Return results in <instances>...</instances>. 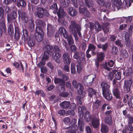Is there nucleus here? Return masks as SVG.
Listing matches in <instances>:
<instances>
[{
  "mask_svg": "<svg viewBox=\"0 0 133 133\" xmlns=\"http://www.w3.org/2000/svg\"><path fill=\"white\" fill-rule=\"evenodd\" d=\"M101 86L102 90V94L105 99L108 100L112 99V96L109 88L110 86L107 82H103L101 84Z\"/></svg>",
  "mask_w": 133,
  "mask_h": 133,
  "instance_id": "obj_1",
  "label": "nucleus"
},
{
  "mask_svg": "<svg viewBox=\"0 0 133 133\" xmlns=\"http://www.w3.org/2000/svg\"><path fill=\"white\" fill-rule=\"evenodd\" d=\"M44 51V55L42 58V61L48 60L49 56L51 55V52L52 50V46L49 45H46L43 48Z\"/></svg>",
  "mask_w": 133,
  "mask_h": 133,
  "instance_id": "obj_2",
  "label": "nucleus"
},
{
  "mask_svg": "<svg viewBox=\"0 0 133 133\" xmlns=\"http://www.w3.org/2000/svg\"><path fill=\"white\" fill-rule=\"evenodd\" d=\"M36 11L34 13L35 16L39 18H42L44 16H48V13L47 11L44 9L40 7L36 8Z\"/></svg>",
  "mask_w": 133,
  "mask_h": 133,
  "instance_id": "obj_3",
  "label": "nucleus"
},
{
  "mask_svg": "<svg viewBox=\"0 0 133 133\" xmlns=\"http://www.w3.org/2000/svg\"><path fill=\"white\" fill-rule=\"evenodd\" d=\"M44 32L42 30H36V32L35 36V38L37 41L40 42L43 39Z\"/></svg>",
  "mask_w": 133,
  "mask_h": 133,
  "instance_id": "obj_4",
  "label": "nucleus"
},
{
  "mask_svg": "<svg viewBox=\"0 0 133 133\" xmlns=\"http://www.w3.org/2000/svg\"><path fill=\"white\" fill-rule=\"evenodd\" d=\"M72 84L79 94H81L82 93L84 89L83 86L81 83H77L76 81L74 80L72 82Z\"/></svg>",
  "mask_w": 133,
  "mask_h": 133,
  "instance_id": "obj_5",
  "label": "nucleus"
},
{
  "mask_svg": "<svg viewBox=\"0 0 133 133\" xmlns=\"http://www.w3.org/2000/svg\"><path fill=\"white\" fill-rule=\"evenodd\" d=\"M72 26L73 29H75L77 32L79 36H81V34L80 32V28L78 24H76L75 21H72L71 22V24L69 26Z\"/></svg>",
  "mask_w": 133,
  "mask_h": 133,
  "instance_id": "obj_6",
  "label": "nucleus"
},
{
  "mask_svg": "<svg viewBox=\"0 0 133 133\" xmlns=\"http://www.w3.org/2000/svg\"><path fill=\"white\" fill-rule=\"evenodd\" d=\"M19 17H21L23 22L27 23L28 18L26 14L24 12L21 11H18Z\"/></svg>",
  "mask_w": 133,
  "mask_h": 133,
  "instance_id": "obj_7",
  "label": "nucleus"
},
{
  "mask_svg": "<svg viewBox=\"0 0 133 133\" xmlns=\"http://www.w3.org/2000/svg\"><path fill=\"white\" fill-rule=\"evenodd\" d=\"M92 124L93 127L95 128H97L98 127L99 123V119L98 117H95L92 118Z\"/></svg>",
  "mask_w": 133,
  "mask_h": 133,
  "instance_id": "obj_8",
  "label": "nucleus"
},
{
  "mask_svg": "<svg viewBox=\"0 0 133 133\" xmlns=\"http://www.w3.org/2000/svg\"><path fill=\"white\" fill-rule=\"evenodd\" d=\"M54 82L55 84H59L61 86V90L63 91L65 90L64 86L65 85V82L62 79L59 78H55L54 80Z\"/></svg>",
  "mask_w": 133,
  "mask_h": 133,
  "instance_id": "obj_9",
  "label": "nucleus"
},
{
  "mask_svg": "<svg viewBox=\"0 0 133 133\" xmlns=\"http://www.w3.org/2000/svg\"><path fill=\"white\" fill-rule=\"evenodd\" d=\"M55 30L50 24H48L47 26L48 35L49 36H53Z\"/></svg>",
  "mask_w": 133,
  "mask_h": 133,
  "instance_id": "obj_10",
  "label": "nucleus"
},
{
  "mask_svg": "<svg viewBox=\"0 0 133 133\" xmlns=\"http://www.w3.org/2000/svg\"><path fill=\"white\" fill-rule=\"evenodd\" d=\"M17 16V13L15 11L11 12L10 15L8 14V21L9 23H10L13 19L16 18Z\"/></svg>",
  "mask_w": 133,
  "mask_h": 133,
  "instance_id": "obj_11",
  "label": "nucleus"
},
{
  "mask_svg": "<svg viewBox=\"0 0 133 133\" xmlns=\"http://www.w3.org/2000/svg\"><path fill=\"white\" fill-rule=\"evenodd\" d=\"M83 116H80L78 119V125L80 130L82 131L83 130L85 124L83 118Z\"/></svg>",
  "mask_w": 133,
  "mask_h": 133,
  "instance_id": "obj_12",
  "label": "nucleus"
},
{
  "mask_svg": "<svg viewBox=\"0 0 133 133\" xmlns=\"http://www.w3.org/2000/svg\"><path fill=\"white\" fill-rule=\"evenodd\" d=\"M36 30H42V28L45 25V23L43 21L39 20H37L36 22Z\"/></svg>",
  "mask_w": 133,
  "mask_h": 133,
  "instance_id": "obj_13",
  "label": "nucleus"
},
{
  "mask_svg": "<svg viewBox=\"0 0 133 133\" xmlns=\"http://www.w3.org/2000/svg\"><path fill=\"white\" fill-rule=\"evenodd\" d=\"M59 31L61 35H62L64 38H67L68 34L66 30L64 27L62 26L60 27Z\"/></svg>",
  "mask_w": 133,
  "mask_h": 133,
  "instance_id": "obj_14",
  "label": "nucleus"
},
{
  "mask_svg": "<svg viewBox=\"0 0 133 133\" xmlns=\"http://www.w3.org/2000/svg\"><path fill=\"white\" fill-rule=\"evenodd\" d=\"M111 2L117 7L118 9L123 7V4L121 0H111Z\"/></svg>",
  "mask_w": 133,
  "mask_h": 133,
  "instance_id": "obj_15",
  "label": "nucleus"
},
{
  "mask_svg": "<svg viewBox=\"0 0 133 133\" xmlns=\"http://www.w3.org/2000/svg\"><path fill=\"white\" fill-rule=\"evenodd\" d=\"M113 92L116 98L121 99V96L120 91L117 87H114L113 89Z\"/></svg>",
  "mask_w": 133,
  "mask_h": 133,
  "instance_id": "obj_16",
  "label": "nucleus"
},
{
  "mask_svg": "<svg viewBox=\"0 0 133 133\" xmlns=\"http://www.w3.org/2000/svg\"><path fill=\"white\" fill-rule=\"evenodd\" d=\"M114 64V62L112 60H111L109 61L108 62H106L105 63V65L104 66V68L108 70H110L111 68L110 67H113Z\"/></svg>",
  "mask_w": 133,
  "mask_h": 133,
  "instance_id": "obj_17",
  "label": "nucleus"
},
{
  "mask_svg": "<svg viewBox=\"0 0 133 133\" xmlns=\"http://www.w3.org/2000/svg\"><path fill=\"white\" fill-rule=\"evenodd\" d=\"M70 3L69 0H59V4L60 7H66L69 6Z\"/></svg>",
  "mask_w": 133,
  "mask_h": 133,
  "instance_id": "obj_18",
  "label": "nucleus"
},
{
  "mask_svg": "<svg viewBox=\"0 0 133 133\" xmlns=\"http://www.w3.org/2000/svg\"><path fill=\"white\" fill-rule=\"evenodd\" d=\"M125 44L126 46L129 47L130 46V41L129 35L127 32L125 34Z\"/></svg>",
  "mask_w": 133,
  "mask_h": 133,
  "instance_id": "obj_19",
  "label": "nucleus"
},
{
  "mask_svg": "<svg viewBox=\"0 0 133 133\" xmlns=\"http://www.w3.org/2000/svg\"><path fill=\"white\" fill-rule=\"evenodd\" d=\"M63 57L64 63L68 65H69L71 59L69 54L66 53L65 54L63 55Z\"/></svg>",
  "mask_w": 133,
  "mask_h": 133,
  "instance_id": "obj_20",
  "label": "nucleus"
},
{
  "mask_svg": "<svg viewBox=\"0 0 133 133\" xmlns=\"http://www.w3.org/2000/svg\"><path fill=\"white\" fill-rule=\"evenodd\" d=\"M78 129V127L77 125H74L68 128L67 131L69 133H76V131Z\"/></svg>",
  "mask_w": 133,
  "mask_h": 133,
  "instance_id": "obj_21",
  "label": "nucleus"
},
{
  "mask_svg": "<svg viewBox=\"0 0 133 133\" xmlns=\"http://www.w3.org/2000/svg\"><path fill=\"white\" fill-rule=\"evenodd\" d=\"M96 49V46L92 44H90L88 46V49L87 51H91V54L92 55H95L96 52H95Z\"/></svg>",
  "mask_w": 133,
  "mask_h": 133,
  "instance_id": "obj_22",
  "label": "nucleus"
},
{
  "mask_svg": "<svg viewBox=\"0 0 133 133\" xmlns=\"http://www.w3.org/2000/svg\"><path fill=\"white\" fill-rule=\"evenodd\" d=\"M61 107L63 109H67L70 105V103L69 101H64L60 104Z\"/></svg>",
  "mask_w": 133,
  "mask_h": 133,
  "instance_id": "obj_23",
  "label": "nucleus"
},
{
  "mask_svg": "<svg viewBox=\"0 0 133 133\" xmlns=\"http://www.w3.org/2000/svg\"><path fill=\"white\" fill-rule=\"evenodd\" d=\"M68 11L70 15L73 17H75L77 14V12L72 7L69 8L68 10Z\"/></svg>",
  "mask_w": 133,
  "mask_h": 133,
  "instance_id": "obj_24",
  "label": "nucleus"
},
{
  "mask_svg": "<svg viewBox=\"0 0 133 133\" xmlns=\"http://www.w3.org/2000/svg\"><path fill=\"white\" fill-rule=\"evenodd\" d=\"M61 56V54L59 53L56 52L53 53V57L54 59L58 63H60L61 62V61L59 59Z\"/></svg>",
  "mask_w": 133,
  "mask_h": 133,
  "instance_id": "obj_25",
  "label": "nucleus"
},
{
  "mask_svg": "<svg viewBox=\"0 0 133 133\" xmlns=\"http://www.w3.org/2000/svg\"><path fill=\"white\" fill-rule=\"evenodd\" d=\"M57 14L58 17L60 18H63L66 15L64 9L61 8H60L58 11L57 12Z\"/></svg>",
  "mask_w": 133,
  "mask_h": 133,
  "instance_id": "obj_26",
  "label": "nucleus"
},
{
  "mask_svg": "<svg viewBox=\"0 0 133 133\" xmlns=\"http://www.w3.org/2000/svg\"><path fill=\"white\" fill-rule=\"evenodd\" d=\"M84 118L85 121L87 122H89L91 121V116L89 112L87 111L84 113Z\"/></svg>",
  "mask_w": 133,
  "mask_h": 133,
  "instance_id": "obj_27",
  "label": "nucleus"
},
{
  "mask_svg": "<svg viewBox=\"0 0 133 133\" xmlns=\"http://www.w3.org/2000/svg\"><path fill=\"white\" fill-rule=\"evenodd\" d=\"M132 83V81L131 79L129 80H126L125 81L124 84L125 87L128 89L129 91L130 88L131 87Z\"/></svg>",
  "mask_w": 133,
  "mask_h": 133,
  "instance_id": "obj_28",
  "label": "nucleus"
},
{
  "mask_svg": "<svg viewBox=\"0 0 133 133\" xmlns=\"http://www.w3.org/2000/svg\"><path fill=\"white\" fill-rule=\"evenodd\" d=\"M101 131L102 133H107L109 131V128L106 125L101 124Z\"/></svg>",
  "mask_w": 133,
  "mask_h": 133,
  "instance_id": "obj_29",
  "label": "nucleus"
},
{
  "mask_svg": "<svg viewBox=\"0 0 133 133\" xmlns=\"http://www.w3.org/2000/svg\"><path fill=\"white\" fill-rule=\"evenodd\" d=\"M69 30L70 32L72 33L74 36L76 41H78V39L77 36V33H76V32L75 31V29H73V26H69Z\"/></svg>",
  "mask_w": 133,
  "mask_h": 133,
  "instance_id": "obj_30",
  "label": "nucleus"
},
{
  "mask_svg": "<svg viewBox=\"0 0 133 133\" xmlns=\"http://www.w3.org/2000/svg\"><path fill=\"white\" fill-rule=\"evenodd\" d=\"M23 33L22 38H23L24 41H25L27 40L29 38L28 32L27 30L25 29H23Z\"/></svg>",
  "mask_w": 133,
  "mask_h": 133,
  "instance_id": "obj_31",
  "label": "nucleus"
},
{
  "mask_svg": "<svg viewBox=\"0 0 133 133\" xmlns=\"http://www.w3.org/2000/svg\"><path fill=\"white\" fill-rule=\"evenodd\" d=\"M87 91L89 96L91 97H92L93 96L96 94V91L95 90L91 88H89L88 89Z\"/></svg>",
  "mask_w": 133,
  "mask_h": 133,
  "instance_id": "obj_32",
  "label": "nucleus"
},
{
  "mask_svg": "<svg viewBox=\"0 0 133 133\" xmlns=\"http://www.w3.org/2000/svg\"><path fill=\"white\" fill-rule=\"evenodd\" d=\"M17 6L19 7L22 8L26 6V3L24 0H18L17 2Z\"/></svg>",
  "mask_w": 133,
  "mask_h": 133,
  "instance_id": "obj_33",
  "label": "nucleus"
},
{
  "mask_svg": "<svg viewBox=\"0 0 133 133\" xmlns=\"http://www.w3.org/2000/svg\"><path fill=\"white\" fill-rule=\"evenodd\" d=\"M104 54L102 52H99L97 54V59L98 61H101L104 60Z\"/></svg>",
  "mask_w": 133,
  "mask_h": 133,
  "instance_id": "obj_34",
  "label": "nucleus"
},
{
  "mask_svg": "<svg viewBox=\"0 0 133 133\" xmlns=\"http://www.w3.org/2000/svg\"><path fill=\"white\" fill-rule=\"evenodd\" d=\"M117 72V70H113L112 72L109 73L108 75V79L112 80L114 77V75Z\"/></svg>",
  "mask_w": 133,
  "mask_h": 133,
  "instance_id": "obj_35",
  "label": "nucleus"
},
{
  "mask_svg": "<svg viewBox=\"0 0 133 133\" xmlns=\"http://www.w3.org/2000/svg\"><path fill=\"white\" fill-rule=\"evenodd\" d=\"M85 108L83 106H79L78 107V115L79 116H83V111L85 110Z\"/></svg>",
  "mask_w": 133,
  "mask_h": 133,
  "instance_id": "obj_36",
  "label": "nucleus"
},
{
  "mask_svg": "<svg viewBox=\"0 0 133 133\" xmlns=\"http://www.w3.org/2000/svg\"><path fill=\"white\" fill-rule=\"evenodd\" d=\"M67 39L69 45H71L74 43V40L72 36L70 35H67V38H65Z\"/></svg>",
  "mask_w": 133,
  "mask_h": 133,
  "instance_id": "obj_37",
  "label": "nucleus"
},
{
  "mask_svg": "<svg viewBox=\"0 0 133 133\" xmlns=\"http://www.w3.org/2000/svg\"><path fill=\"white\" fill-rule=\"evenodd\" d=\"M101 102L99 100H96L93 104L92 107L93 108H98L101 104Z\"/></svg>",
  "mask_w": 133,
  "mask_h": 133,
  "instance_id": "obj_38",
  "label": "nucleus"
},
{
  "mask_svg": "<svg viewBox=\"0 0 133 133\" xmlns=\"http://www.w3.org/2000/svg\"><path fill=\"white\" fill-rule=\"evenodd\" d=\"M105 123L109 125L112 124V119L111 117H106L105 120Z\"/></svg>",
  "mask_w": 133,
  "mask_h": 133,
  "instance_id": "obj_39",
  "label": "nucleus"
},
{
  "mask_svg": "<svg viewBox=\"0 0 133 133\" xmlns=\"http://www.w3.org/2000/svg\"><path fill=\"white\" fill-rule=\"evenodd\" d=\"M97 46L98 48L102 49L103 50H105L108 48V44L107 43H106L103 45L99 44Z\"/></svg>",
  "mask_w": 133,
  "mask_h": 133,
  "instance_id": "obj_40",
  "label": "nucleus"
},
{
  "mask_svg": "<svg viewBox=\"0 0 133 133\" xmlns=\"http://www.w3.org/2000/svg\"><path fill=\"white\" fill-rule=\"evenodd\" d=\"M85 2L89 8L92 7L93 4L91 0H84Z\"/></svg>",
  "mask_w": 133,
  "mask_h": 133,
  "instance_id": "obj_41",
  "label": "nucleus"
},
{
  "mask_svg": "<svg viewBox=\"0 0 133 133\" xmlns=\"http://www.w3.org/2000/svg\"><path fill=\"white\" fill-rule=\"evenodd\" d=\"M95 29L97 31H99L101 30V26L99 23L97 22H95Z\"/></svg>",
  "mask_w": 133,
  "mask_h": 133,
  "instance_id": "obj_42",
  "label": "nucleus"
},
{
  "mask_svg": "<svg viewBox=\"0 0 133 133\" xmlns=\"http://www.w3.org/2000/svg\"><path fill=\"white\" fill-rule=\"evenodd\" d=\"M76 72L75 69V65L73 63L71 64V73L72 74H74Z\"/></svg>",
  "mask_w": 133,
  "mask_h": 133,
  "instance_id": "obj_43",
  "label": "nucleus"
},
{
  "mask_svg": "<svg viewBox=\"0 0 133 133\" xmlns=\"http://www.w3.org/2000/svg\"><path fill=\"white\" fill-rule=\"evenodd\" d=\"M51 9H52L54 11L53 12L55 13L56 12L57 10V5L56 4L54 3L50 6Z\"/></svg>",
  "mask_w": 133,
  "mask_h": 133,
  "instance_id": "obj_44",
  "label": "nucleus"
},
{
  "mask_svg": "<svg viewBox=\"0 0 133 133\" xmlns=\"http://www.w3.org/2000/svg\"><path fill=\"white\" fill-rule=\"evenodd\" d=\"M28 28H30L33 30L34 27V23L32 20H30L28 21Z\"/></svg>",
  "mask_w": 133,
  "mask_h": 133,
  "instance_id": "obj_45",
  "label": "nucleus"
},
{
  "mask_svg": "<svg viewBox=\"0 0 133 133\" xmlns=\"http://www.w3.org/2000/svg\"><path fill=\"white\" fill-rule=\"evenodd\" d=\"M35 43V41L34 39H30L28 42V45L30 47L34 46Z\"/></svg>",
  "mask_w": 133,
  "mask_h": 133,
  "instance_id": "obj_46",
  "label": "nucleus"
},
{
  "mask_svg": "<svg viewBox=\"0 0 133 133\" xmlns=\"http://www.w3.org/2000/svg\"><path fill=\"white\" fill-rule=\"evenodd\" d=\"M52 51H54V53H59V52L61 51V50L59 48L58 46H55L53 48V47H52ZM52 52V51L51 52Z\"/></svg>",
  "mask_w": 133,
  "mask_h": 133,
  "instance_id": "obj_47",
  "label": "nucleus"
},
{
  "mask_svg": "<svg viewBox=\"0 0 133 133\" xmlns=\"http://www.w3.org/2000/svg\"><path fill=\"white\" fill-rule=\"evenodd\" d=\"M111 52L113 54H116L118 51L117 48L115 46H113L111 48Z\"/></svg>",
  "mask_w": 133,
  "mask_h": 133,
  "instance_id": "obj_48",
  "label": "nucleus"
},
{
  "mask_svg": "<svg viewBox=\"0 0 133 133\" xmlns=\"http://www.w3.org/2000/svg\"><path fill=\"white\" fill-rule=\"evenodd\" d=\"M116 45L121 47H122L123 46V44L121 40H117L115 42Z\"/></svg>",
  "mask_w": 133,
  "mask_h": 133,
  "instance_id": "obj_49",
  "label": "nucleus"
},
{
  "mask_svg": "<svg viewBox=\"0 0 133 133\" xmlns=\"http://www.w3.org/2000/svg\"><path fill=\"white\" fill-rule=\"evenodd\" d=\"M0 26L5 31L6 29V27L5 26V22L3 21H2L0 23Z\"/></svg>",
  "mask_w": 133,
  "mask_h": 133,
  "instance_id": "obj_50",
  "label": "nucleus"
},
{
  "mask_svg": "<svg viewBox=\"0 0 133 133\" xmlns=\"http://www.w3.org/2000/svg\"><path fill=\"white\" fill-rule=\"evenodd\" d=\"M115 77L117 80H119L121 79V74L120 72H117L116 74Z\"/></svg>",
  "mask_w": 133,
  "mask_h": 133,
  "instance_id": "obj_51",
  "label": "nucleus"
},
{
  "mask_svg": "<svg viewBox=\"0 0 133 133\" xmlns=\"http://www.w3.org/2000/svg\"><path fill=\"white\" fill-rule=\"evenodd\" d=\"M104 0H97V2L98 4L101 6H103L105 4Z\"/></svg>",
  "mask_w": 133,
  "mask_h": 133,
  "instance_id": "obj_52",
  "label": "nucleus"
},
{
  "mask_svg": "<svg viewBox=\"0 0 133 133\" xmlns=\"http://www.w3.org/2000/svg\"><path fill=\"white\" fill-rule=\"evenodd\" d=\"M63 70L65 72H67V74H68L69 72V67L68 65H65L64 66Z\"/></svg>",
  "mask_w": 133,
  "mask_h": 133,
  "instance_id": "obj_53",
  "label": "nucleus"
},
{
  "mask_svg": "<svg viewBox=\"0 0 133 133\" xmlns=\"http://www.w3.org/2000/svg\"><path fill=\"white\" fill-rule=\"evenodd\" d=\"M87 10V8L85 7L83 8H82L81 7H79V12L83 14H85L84 13L85 12V11Z\"/></svg>",
  "mask_w": 133,
  "mask_h": 133,
  "instance_id": "obj_54",
  "label": "nucleus"
},
{
  "mask_svg": "<svg viewBox=\"0 0 133 133\" xmlns=\"http://www.w3.org/2000/svg\"><path fill=\"white\" fill-rule=\"evenodd\" d=\"M70 105V108L72 110L71 111L72 112H73L74 114H72L74 115V110L76 109V105L74 103H72Z\"/></svg>",
  "mask_w": 133,
  "mask_h": 133,
  "instance_id": "obj_55",
  "label": "nucleus"
},
{
  "mask_svg": "<svg viewBox=\"0 0 133 133\" xmlns=\"http://www.w3.org/2000/svg\"><path fill=\"white\" fill-rule=\"evenodd\" d=\"M125 6L127 7L130 6L132 2L130 0H125Z\"/></svg>",
  "mask_w": 133,
  "mask_h": 133,
  "instance_id": "obj_56",
  "label": "nucleus"
},
{
  "mask_svg": "<svg viewBox=\"0 0 133 133\" xmlns=\"http://www.w3.org/2000/svg\"><path fill=\"white\" fill-rule=\"evenodd\" d=\"M4 11L2 8H0V20L3 18L4 14Z\"/></svg>",
  "mask_w": 133,
  "mask_h": 133,
  "instance_id": "obj_57",
  "label": "nucleus"
},
{
  "mask_svg": "<svg viewBox=\"0 0 133 133\" xmlns=\"http://www.w3.org/2000/svg\"><path fill=\"white\" fill-rule=\"evenodd\" d=\"M73 58L77 59H79L80 57L79 56V53L77 52H76L73 56Z\"/></svg>",
  "mask_w": 133,
  "mask_h": 133,
  "instance_id": "obj_58",
  "label": "nucleus"
},
{
  "mask_svg": "<svg viewBox=\"0 0 133 133\" xmlns=\"http://www.w3.org/2000/svg\"><path fill=\"white\" fill-rule=\"evenodd\" d=\"M77 50V48L75 45H72L71 47V50L72 52H76Z\"/></svg>",
  "mask_w": 133,
  "mask_h": 133,
  "instance_id": "obj_59",
  "label": "nucleus"
},
{
  "mask_svg": "<svg viewBox=\"0 0 133 133\" xmlns=\"http://www.w3.org/2000/svg\"><path fill=\"white\" fill-rule=\"evenodd\" d=\"M70 121V118L68 117L65 118L63 119V121L65 124H67L69 123Z\"/></svg>",
  "mask_w": 133,
  "mask_h": 133,
  "instance_id": "obj_60",
  "label": "nucleus"
},
{
  "mask_svg": "<svg viewBox=\"0 0 133 133\" xmlns=\"http://www.w3.org/2000/svg\"><path fill=\"white\" fill-rule=\"evenodd\" d=\"M132 17H133V16H129L128 17H123L125 18L126 22H130L132 21Z\"/></svg>",
  "mask_w": 133,
  "mask_h": 133,
  "instance_id": "obj_61",
  "label": "nucleus"
},
{
  "mask_svg": "<svg viewBox=\"0 0 133 133\" xmlns=\"http://www.w3.org/2000/svg\"><path fill=\"white\" fill-rule=\"evenodd\" d=\"M116 36L115 35H110V39L111 41H114L116 39Z\"/></svg>",
  "mask_w": 133,
  "mask_h": 133,
  "instance_id": "obj_62",
  "label": "nucleus"
},
{
  "mask_svg": "<svg viewBox=\"0 0 133 133\" xmlns=\"http://www.w3.org/2000/svg\"><path fill=\"white\" fill-rule=\"evenodd\" d=\"M85 14L83 15L87 17H90V16L91 15L90 12L88 11V9H87L86 10L85 12L84 13Z\"/></svg>",
  "mask_w": 133,
  "mask_h": 133,
  "instance_id": "obj_63",
  "label": "nucleus"
},
{
  "mask_svg": "<svg viewBox=\"0 0 133 133\" xmlns=\"http://www.w3.org/2000/svg\"><path fill=\"white\" fill-rule=\"evenodd\" d=\"M58 113L61 115H64L65 114V111L63 110H61L58 111Z\"/></svg>",
  "mask_w": 133,
  "mask_h": 133,
  "instance_id": "obj_64",
  "label": "nucleus"
}]
</instances>
